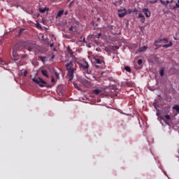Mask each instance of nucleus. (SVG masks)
Returning <instances> with one entry per match:
<instances>
[{"label":"nucleus","instance_id":"nucleus-1","mask_svg":"<svg viewBox=\"0 0 179 179\" xmlns=\"http://www.w3.org/2000/svg\"><path fill=\"white\" fill-rule=\"evenodd\" d=\"M66 68L68 72V76L69 77V80H73V75L75 71H76V68L75 67V61L71 60L69 63L66 64Z\"/></svg>","mask_w":179,"mask_h":179},{"label":"nucleus","instance_id":"nucleus-2","mask_svg":"<svg viewBox=\"0 0 179 179\" xmlns=\"http://www.w3.org/2000/svg\"><path fill=\"white\" fill-rule=\"evenodd\" d=\"M32 82H34V83H36V85H38V86H39L40 87H48V85H47V82H45L41 78H32Z\"/></svg>","mask_w":179,"mask_h":179},{"label":"nucleus","instance_id":"nucleus-3","mask_svg":"<svg viewBox=\"0 0 179 179\" xmlns=\"http://www.w3.org/2000/svg\"><path fill=\"white\" fill-rule=\"evenodd\" d=\"M79 66L80 69H83V71H87V73L88 75H90V71H89V63L87 62L84 61L79 64Z\"/></svg>","mask_w":179,"mask_h":179},{"label":"nucleus","instance_id":"nucleus-4","mask_svg":"<svg viewBox=\"0 0 179 179\" xmlns=\"http://www.w3.org/2000/svg\"><path fill=\"white\" fill-rule=\"evenodd\" d=\"M19 47H20V44L17 43L13 48V56L14 57V58H16V57H17V51L20 50Z\"/></svg>","mask_w":179,"mask_h":179},{"label":"nucleus","instance_id":"nucleus-5","mask_svg":"<svg viewBox=\"0 0 179 179\" xmlns=\"http://www.w3.org/2000/svg\"><path fill=\"white\" fill-rule=\"evenodd\" d=\"M118 16L119 17H124L125 15H127V9L123 8V9H119L117 11Z\"/></svg>","mask_w":179,"mask_h":179},{"label":"nucleus","instance_id":"nucleus-6","mask_svg":"<svg viewBox=\"0 0 179 179\" xmlns=\"http://www.w3.org/2000/svg\"><path fill=\"white\" fill-rule=\"evenodd\" d=\"M26 47H27L28 48V51H29V52H31V51H33V50H34V44L30 43V42H28L26 43Z\"/></svg>","mask_w":179,"mask_h":179},{"label":"nucleus","instance_id":"nucleus-7","mask_svg":"<svg viewBox=\"0 0 179 179\" xmlns=\"http://www.w3.org/2000/svg\"><path fill=\"white\" fill-rule=\"evenodd\" d=\"M143 12L145 15V17H150V11L149 10V8H143Z\"/></svg>","mask_w":179,"mask_h":179},{"label":"nucleus","instance_id":"nucleus-8","mask_svg":"<svg viewBox=\"0 0 179 179\" xmlns=\"http://www.w3.org/2000/svg\"><path fill=\"white\" fill-rule=\"evenodd\" d=\"M146 50H148V46L140 47L138 49V52H145Z\"/></svg>","mask_w":179,"mask_h":179},{"label":"nucleus","instance_id":"nucleus-9","mask_svg":"<svg viewBox=\"0 0 179 179\" xmlns=\"http://www.w3.org/2000/svg\"><path fill=\"white\" fill-rule=\"evenodd\" d=\"M173 46V42L170 41L169 44L164 45L163 48H170V47Z\"/></svg>","mask_w":179,"mask_h":179},{"label":"nucleus","instance_id":"nucleus-10","mask_svg":"<svg viewBox=\"0 0 179 179\" xmlns=\"http://www.w3.org/2000/svg\"><path fill=\"white\" fill-rule=\"evenodd\" d=\"M162 43V38L156 40V41L154 42V44H155V47H159V45H157V44H159V43Z\"/></svg>","mask_w":179,"mask_h":179},{"label":"nucleus","instance_id":"nucleus-11","mask_svg":"<svg viewBox=\"0 0 179 179\" xmlns=\"http://www.w3.org/2000/svg\"><path fill=\"white\" fill-rule=\"evenodd\" d=\"M41 73L45 78H48V71L47 70H42Z\"/></svg>","mask_w":179,"mask_h":179},{"label":"nucleus","instance_id":"nucleus-12","mask_svg":"<svg viewBox=\"0 0 179 179\" xmlns=\"http://www.w3.org/2000/svg\"><path fill=\"white\" fill-rule=\"evenodd\" d=\"M92 93L94 94L98 95V94H100V93H101V90L96 89V90H92Z\"/></svg>","mask_w":179,"mask_h":179},{"label":"nucleus","instance_id":"nucleus-13","mask_svg":"<svg viewBox=\"0 0 179 179\" xmlns=\"http://www.w3.org/2000/svg\"><path fill=\"white\" fill-rule=\"evenodd\" d=\"M64 15V10H59L57 15V17H61Z\"/></svg>","mask_w":179,"mask_h":179},{"label":"nucleus","instance_id":"nucleus-14","mask_svg":"<svg viewBox=\"0 0 179 179\" xmlns=\"http://www.w3.org/2000/svg\"><path fill=\"white\" fill-rule=\"evenodd\" d=\"M38 58L43 62H45V59H47V57L43 56H38Z\"/></svg>","mask_w":179,"mask_h":179},{"label":"nucleus","instance_id":"nucleus-15","mask_svg":"<svg viewBox=\"0 0 179 179\" xmlns=\"http://www.w3.org/2000/svg\"><path fill=\"white\" fill-rule=\"evenodd\" d=\"M67 52H69L70 55H73V52H72V49H71V47L69 46L67 48Z\"/></svg>","mask_w":179,"mask_h":179},{"label":"nucleus","instance_id":"nucleus-16","mask_svg":"<svg viewBox=\"0 0 179 179\" xmlns=\"http://www.w3.org/2000/svg\"><path fill=\"white\" fill-rule=\"evenodd\" d=\"M124 3V2L122 1V0H117V1H116L115 3V6H117V5L120 6V5H122Z\"/></svg>","mask_w":179,"mask_h":179},{"label":"nucleus","instance_id":"nucleus-17","mask_svg":"<svg viewBox=\"0 0 179 179\" xmlns=\"http://www.w3.org/2000/svg\"><path fill=\"white\" fill-rule=\"evenodd\" d=\"M46 10H47V8H39L40 13H45Z\"/></svg>","mask_w":179,"mask_h":179},{"label":"nucleus","instance_id":"nucleus-18","mask_svg":"<svg viewBox=\"0 0 179 179\" xmlns=\"http://www.w3.org/2000/svg\"><path fill=\"white\" fill-rule=\"evenodd\" d=\"M159 75H160V76H164V69H161L160 70H159Z\"/></svg>","mask_w":179,"mask_h":179},{"label":"nucleus","instance_id":"nucleus-19","mask_svg":"<svg viewBox=\"0 0 179 179\" xmlns=\"http://www.w3.org/2000/svg\"><path fill=\"white\" fill-rule=\"evenodd\" d=\"M95 62H96V64H103V60H101L100 59H95Z\"/></svg>","mask_w":179,"mask_h":179},{"label":"nucleus","instance_id":"nucleus-20","mask_svg":"<svg viewBox=\"0 0 179 179\" xmlns=\"http://www.w3.org/2000/svg\"><path fill=\"white\" fill-rule=\"evenodd\" d=\"M173 110H176L177 113H179V106L178 105H175L173 108Z\"/></svg>","mask_w":179,"mask_h":179},{"label":"nucleus","instance_id":"nucleus-21","mask_svg":"<svg viewBox=\"0 0 179 179\" xmlns=\"http://www.w3.org/2000/svg\"><path fill=\"white\" fill-rule=\"evenodd\" d=\"M69 31H76V27H73V26H71L70 28H69Z\"/></svg>","mask_w":179,"mask_h":179},{"label":"nucleus","instance_id":"nucleus-22","mask_svg":"<svg viewBox=\"0 0 179 179\" xmlns=\"http://www.w3.org/2000/svg\"><path fill=\"white\" fill-rule=\"evenodd\" d=\"M162 43H164V44H167V43H169V39L168 38H162Z\"/></svg>","mask_w":179,"mask_h":179},{"label":"nucleus","instance_id":"nucleus-23","mask_svg":"<svg viewBox=\"0 0 179 179\" xmlns=\"http://www.w3.org/2000/svg\"><path fill=\"white\" fill-rule=\"evenodd\" d=\"M23 31H24V29L22 28L19 30L18 31V34L19 36H21L22 35V33H23Z\"/></svg>","mask_w":179,"mask_h":179},{"label":"nucleus","instance_id":"nucleus-24","mask_svg":"<svg viewBox=\"0 0 179 179\" xmlns=\"http://www.w3.org/2000/svg\"><path fill=\"white\" fill-rule=\"evenodd\" d=\"M148 3H151V4L157 3V0L149 1L148 2Z\"/></svg>","mask_w":179,"mask_h":179},{"label":"nucleus","instance_id":"nucleus-25","mask_svg":"<svg viewBox=\"0 0 179 179\" xmlns=\"http://www.w3.org/2000/svg\"><path fill=\"white\" fill-rule=\"evenodd\" d=\"M124 69L127 71V72H131V67L129 66L124 67Z\"/></svg>","mask_w":179,"mask_h":179},{"label":"nucleus","instance_id":"nucleus-26","mask_svg":"<svg viewBox=\"0 0 179 179\" xmlns=\"http://www.w3.org/2000/svg\"><path fill=\"white\" fill-rule=\"evenodd\" d=\"M164 118H166V121H170V115H165Z\"/></svg>","mask_w":179,"mask_h":179},{"label":"nucleus","instance_id":"nucleus-27","mask_svg":"<svg viewBox=\"0 0 179 179\" xmlns=\"http://www.w3.org/2000/svg\"><path fill=\"white\" fill-rule=\"evenodd\" d=\"M142 62H143L142 61V59H139L138 60V65H142Z\"/></svg>","mask_w":179,"mask_h":179},{"label":"nucleus","instance_id":"nucleus-28","mask_svg":"<svg viewBox=\"0 0 179 179\" xmlns=\"http://www.w3.org/2000/svg\"><path fill=\"white\" fill-rule=\"evenodd\" d=\"M129 13H132V10L129 9V10H127V15H128Z\"/></svg>","mask_w":179,"mask_h":179},{"label":"nucleus","instance_id":"nucleus-29","mask_svg":"<svg viewBox=\"0 0 179 179\" xmlns=\"http://www.w3.org/2000/svg\"><path fill=\"white\" fill-rule=\"evenodd\" d=\"M27 73H29V72L27 71V70H25L24 72L23 76H27Z\"/></svg>","mask_w":179,"mask_h":179},{"label":"nucleus","instance_id":"nucleus-30","mask_svg":"<svg viewBox=\"0 0 179 179\" xmlns=\"http://www.w3.org/2000/svg\"><path fill=\"white\" fill-rule=\"evenodd\" d=\"M145 17H143V18H141V23H145Z\"/></svg>","mask_w":179,"mask_h":179},{"label":"nucleus","instance_id":"nucleus-31","mask_svg":"<svg viewBox=\"0 0 179 179\" xmlns=\"http://www.w3.org/2000/svg\"><path fill=\"white\" fill-rule=\"evenodd\" d=\"M168 3H173V0L170 1H166V6H167Z\"/></svg>","mask_w":179,"mask_h":179},{"label":"nucleus","instance_id":"nucleus-32","mask_svg":"<svg viewBox=\"0 0 179 179\" xmlns=\"http://www.w3.org/2000/svg\"><path fill=\"white\" fill-rule=\"evenodd\" d=\"M145 16L143 15H142V14H138V17L140 18V19H142L143 17H144Z\"/></svg>","mask_w":179,"mask_h":179},{"label":"nucleus","instance_id":"nucleus-33","mask_svg":"<svg viewBox=\"0 0 179 179\" xmlns=\"http://www.w3.org/2000/svg\"><path fill=\"white\" fill-rule=\"evenodd\" d=\"M160 2H161V3H162L163 5H165V6L166 5V2L165 3L164 1H163V0H161Z\"/></svg>","mask_w":179,"mask_h":179},{"label":"nucleus","instance_id":"nucleus-34","mask_svg":"<svg viewBox=\"0 0 179 179\" xmlns=\"http://www.w3.org/2000/svg\"><path fill=\"white\" fill-rule=\"evenodd\" d=\"M176 8H179V0H178V2L176 3Z\"/></svg>","mask_w":179,"mask_h":179},{"label":"nucleus","instance_id":"nucleus-35","mask_svg":"<svg viewBox=\"0 0 179 179\" xmlns=\"http://www.w3.org/2000/svg\"><path fill=\"white\" fill-rule=\"evenodd\" d=\"M49 45L50 48H52V47H54V43H50Z\"/></svg>","mask_w":179,"mask_h":179},{"label":"nucleus","instance_id":"nucleus-36","mask_svg":"<svg viewBox=\"0 0 179 179\" xmlns=\"http://www.w3.org/2000/svg\"><path fill=\"white\" fill-rule=\"evenodd\" d=\"M113 48H115V50H119L120 49V46H113Z\"/></svg>","mask_w":179,"mask_h":179},{"label":"nucleus","instance_id":"nucleus-37","mask_svg":"<svg viewBox=\"0 0 179 179\" xmlns=\"http://www.w3.org/2000/svg\"><path fill=\"white\" fill-rule=\"evenodd\" d=\"M55 76H57V78H59V73H55Z\"/></svg>","mask_w":179,"mask_h":179},{"label":"nucleus","instance_id":"nucleus-38","mask_svg":"<svg viewBox=\"0 0 179 179\" xmlns=\"http://www.w3.org/2000/svg\"><path fill=\"white\" fill-rule=\"evenodd\" d=\"M84 83H87V85H88L89 81H87V80H84Z\"/></svg>","mask_w":179,"mask_h":179},{"label":"nucleus","instance_id":"nucleus-39","mask_svg":"<svg viewBox=\"0 0 179 179\" xmlns=\"http://www.w3.org/2000/svg\"><path fill=\"white\" fill-rule=\"evenodd\" d=\"M55 58V56L54 55H52L51 59H54Z\"/></svg>","mask_w":179,"mask_h":179},{"label":"nucleus","instance_id":"nucleus-40","mask_svg":"<svg viewBox=\"0 0 179 179\" xmlns=\"http://www.w3.org/2000/svg\"><path fill=\"white\" fill-rule=\"evenodd\" d=\"M75 23H76V24H79L80 22L78 21H76Z\"/></svg>","mask_w":179,"mask_h":179},{"label":"nucleus","instance_id":"nucleus-41","mask_svg":"<svg viewBox=\"0 0 179 179\" xmlns=\"http://www.w3.org/2000/svg\"><path fill=\"white\" fill-rule=\"evenodd\" d=\"M51 81H52V82H55V80L54 78H52V79H51Z\"/></svg>","mask_w":179,"mask_h":179},{"label":"nucleus","instance_id":"nucleus-42","mask_svg":"<svg viewBox=\"0 0 179 179\" xmlns=\"http://www.w3.org/2000/svg\"><path fill=\"white\" fill-rule=\"evenodd\" d=\"M22 58H26V55H24V56H22Z\"/></svg>","mask_w":179,"mask_h":179},{"label":"nucleus","instance_id":"nucleus-43","mask_svg":"<svg viewBox=\"0 0 179 179\" xmlns=\"http://www.w3.org/2000/svg\"><path fill=\"white\" fill-rule=\"evenodd\" d=\"M73 3V1H71V3H70V5H72Z\"/></svg>","mask_w":179,"mask_h":179},{"label":"nucleus","instance_id":"nucleus-44","mask_svg":"<svg viewBox=\"0 0 179 179\" xmlns=\"http://www.w3.org/2000/svg\"><path fill=\"white\" fill-rule=\"evenodd\" d=\"M85 38H83V43H85Z\"/></svg>","mask_w":179,"mask_h":179},{"label":"nucleus","instance_id":"nucleus-45","mask_svg":"<svg viewBox=\"0 0 179 179\" xmlns=\"http://www.w3.org/2000/svg\"><path fill=\"white\" fill-rule=\"evenodd\" d=\"M80 41H82V37L80 38Z\"/></svg>","mask_w":179,"mask_h":179},{"label":"nucleus","instance_id":"nucleus-46","mask_svg":"<svg viewBox=\"0 0 179 179\" xmlns=\"http://www.w3.org/2000/svg\"><path fill=\"white\" fill-rule=\"evenodd\" d=\"M96 68H99V66H96Z\"/></svg>","mask_w":179,"mask_h":179},{"label":"nucleus","instance_id":"nucleus-47","mask_svg":"<svg viewBox=\"0 0 179 179\" xmlns=\"http://www.w3.org/2000/svg\"><path fill=\"white\" fill-rule=\"evenodd\" d=\"M98 1H99V2L101 1V0H98Z\"/></svg>","mask_w":179,"mask_h":179},{"label":"nucleus","instance_id":"nucleus-48","mask_svg":"<svg viewBox=\"0 0 179 179\" xmlns=\"http://www.w3.org/2000/svg\"><path fill=\"white\" fill-rule=\"evenodd\" d=\"M98 20H100V18H98Z\"/></svg>","mask_w":179,"mask_h":179},{"label":"nucleus","instance_id":"nucleus-49","mask_svg":"<svg viewBox=\"0 0 179 179\" xmlns=\"http://www.w3.org/2000/svg\"><path fill=\"white\" fill-rule=\"evenodd\" d=\"M92 24H94V22H92Z\"/></svg>","mask_w":179,"mask_h":179},{"label":"nucleus","instance_id":"nucleus-50","mask_svg":"<svg viewBox=\"0 0 179 179\" xmlns=\"http://www.w3.org/2000/svg\"><path fill=\"white\" fill-rule=\"evenodd\" d=\"M54 50L55 51V48H54Z\"/></svg>","mask_w":179,"mask_h":179}]
</instances>
